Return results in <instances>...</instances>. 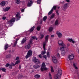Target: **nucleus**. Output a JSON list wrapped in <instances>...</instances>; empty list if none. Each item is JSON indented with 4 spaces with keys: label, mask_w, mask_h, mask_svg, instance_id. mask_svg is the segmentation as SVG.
<instances>
[{
    "label": "nucleus",
    "mask_w": 79,
    "mask_h": 79,
    "mask_svg": "<svg viewBox=\"0 0 79 79\" xmlns=\"http://www.w3.org/2000/svg\"><path fill=\"white\" fill-rule=\"evenodd\" d=\"M48 70V68L46 67V65L44 62H43L42 65L41 66V70L42 71H47Z\"/></svg>",
    "instance_id": "nucleus-1"
},
{
    "label": "nucleus",
    "mask_w": 79,
    "mask_h": 79,
    "mask_svg": "<svg viewBox=\"0 0 79 79\" xmlns=\"http://www.w3.org/2000/svg\"><path fill=\"white\" fill-rule=\"evenodd\" d=\"M32 41L31 40H30L29 42L28 43V45H27L26 46H25V49H27V50L29 49V48H31V45H30L32 44Z\"/></svg>",
    "instance_id": "nucleus-2"
},
{
    "label": "nucleus",
    "mask_w": 79,
    "mask_h": 79,
    "mask_svg": "<svg viewBox=\"0 0 79 79\" xmlns=\"http://www.w3.org/2000/svg\"><path fill=\"white\" fill-rule=\"evenodd\" d=\"M32 55V51L31 50H29L28 51L27 54L25 57L26 58V59L28 58H29V57H30Z\"/></svg>",
    "instance_id": "nucleus-3"
},
{
    "label": "nucleus",
    "mask_w": 79,
    "mask_h": 79,
    "mask_svg": "<svg viewBox=\"0 0 79 79\" xmlns=\"http://www.w3.org/2000/svg\"><path fill=\"white\" fill-rule=\"evenodd\" d=\"M16 20V19L15 18H13L12 19H11L9 22H8V23L10 24V26H12L13 24V23H15Z\"/></svg>",
    "instance_id": "nucleus-4"
},
{
    "label": "nucleus",
    "mask_w": 79,
    "mask_h": 79,
    "mask_svg": "<svg viewBox=\"0 0 79 79\" xmlns=\"http://www.w3.org/2000/svg\"><path fill=\"white\" fill-rule=\"evenodd\" d=\"M56 34H57L58 37L59 39H61L63 37L62 33H60L59 31H57L56 32Z\"/></svg>",
    "instance_id": "nucleus-5"
},
{
    "label": "nucleus",
    "mask_w": 79,
    "mask_h": 79,
    "mask_svg": "<svg viewBox=\"0 0 79 79\" xmlns=\"http://www.w3.org/2000/svg\"><path fill=\"white\" fill-rule=\"evenodd\" d=\"M45 46H46L45 44H44L43 45V48L44 51H42L41 53V55H45V54L46 53V51H45L46 50Z\"/></svg>",
    "instance_id": "nucleus-6"
},
{
    "label": "nucleus",
    "mask_w": 79,
    "mask_h": 79,
    "mask_svg": "<svg viewBox=\"0 0 79 79\" xmlns=\"http://www.w3.org/2000/svg\"><path fill=\"white\" fill-rule=\"evenodd\" d=\"M68 58L69 60H73L74 58V54L69 55L68 56Z\"/></svg>",
    "instance_id": "nucleus-7"
},
{
    "label": "nucleus",
    "mask_w": 79,
    "mask_h": 79,
    "mask_svg": "<svg viewBox=\"0 0 79 79\" xmlns=\"http://www.w3.org/2000/svg\"><path fill=\"white\" fill-rule=\"evenodd\" d=\"M58 44L60 46H62L64 45V47H65V44L63 43V41L62 40H60L58 41Z\"/></svg>",
    "instance_id": "nucleus-8"
},
{
    "label": "nucleus",
    "mask_w": 79,
    "mask_h": 79,
    "mask_svg": "<svg viewBox=\"0 0 79 79\" xmlns=\"http://www.w3.org/2000/svg\"><path fill=\"white\" fill-rule=\"evenodd\" d=\"M32 61H33L34 63H37V64H39L40 62L39 60L37 59H36V57H34L32 60Z\"/></svg>",
    "instance_id": "nucleus-9"
},
{
    "label": "nucleus",
    "mask_w": 79,
    "mask_h": 79,
    "mask_svg": "<svg viewBox=\"0 0 79 79\" xmlns=\"http://www.w3.org/2000/svg\"><path fill=\"white\" fill-rule=\"evenodd\" d=\"M52 61L55 64H56V63H58V60H56V57L54 56L52 57Z\"/></svg>",
    "instance_id": "nucleus-10"
},
{
    "label": "nucleus",
    "mask_w": 79,
    "mask_h": 79,
    "mask_svg": "<svg viewBox=\"0 0 79 79\" xmlns=\"http://www.w3.org/2000/svg\"><path fill=\"white\" fill-rule=\"evenodd\" d=\"M20 15V14L18 12L17 14H16V19H17L16 20V21H18V20H19V19H20V18H21V16H19Z\"/></svg>",
    "instance_id": "nucleus-11"
},
{
    "label": "nucleus",
    "mask_w": 79,
    "mask_h": 79,
    "mask_svg": "<svg viewBox=\"0 0 79 79\" xmlns=\"http://www.w3.org/2000/svg\"><path fill=\"white\" fill-rule=\"evenodd\" d=\"M48 37H49V35H47L45 37V41L44 42V44H45L46 45V44L48 42Z\"/></svg>",
    "instance_id": "nucleus-12"
},
{
    "label": "nucleus",
    "mask_w": 79,
    "mask_h": 79,
    "mask_svg": "<svg viewBox=\"0 0 79 79\" xmlns=\"http://www.w3.org/2000/svg\"><path fill=\"white\" fill-rule=\"evenodd\" d=\"M32 3H33L31 1H30V2H28V3L27 4V6H32Z\"/></svg>",
    "instance_id": "nucleus-13"
},
{
    "label": "nucleus",
    "mask_w": 79,
    "mask_h": 79,
    "mask_svg": "<svg viewBox=\"0 0 79 79\" xmlns=\"http://www.w3.org/2000/svg\"><path fill=\"white\" fill-rule=\"evenodd\" d=\"M61 46H62V47H61L60 48V51H61V52L64 51V48L66 47V45H65V47L64 45H62Z\"/></svg>",
    "instance_id": "nucleus-14"
},
{
    "label": "nucleus",
    "mask_w": 79,
    "mask_h": 79,
    "mask_svg": "<svg viewBox=\"0 0 79 79\" xmlns=\"http://www.w3.org/2000/svg\"><path fill=\"white\" fill-rule=\"evenodd\" d=\"M68 41H69V42H72L73 44H75V41L73 40L72 38L69 39L68 40Z\"/></svg>",
    "instance_id": "nucleus-15"
},
{
    "label": "nucleus",
    "mask_w": 79,
    "mask_h": 79,
    "mask_svg": "<svg viewBox=\"0 0 79 79\" xmlns=\"http://www.w3.org/2000/svg\"><path fill=\"white\" fill-rule=\"evenodd\" d=\"M57 74L59 75V76H61V74H62V71L61 70H59Z\"/></svg>",
    "instance_id": "nucleus-16"
},
{
    "label": "nucleus",
    "mask_w": 79,
    "mask_h": 79,
    "mask_svg": "<svg viewBox=\"0 0 79 79\" xmlns=\"http://www.w3.org/2000/svg\"><path fill=\"white\" fill-rule=\"evenodd\" d=\"M16 65V64H14L13 63H12L11 64H10V66L9 67V68H10V69H12V66H15Z\"/></svg>",
    "instance_id": "nucleus-17"
},
{
    "label": "nucleus",
    "mask_w": 79,
    "mask_h": 79,
    "mask_svg": "<svg viewBox=\"0 0 79 79\" xmlns=\"http://www.w3.org/2000/svg\"><path fill=\"white\" fill-rule=\"evenodd\" d=\"M27 39H26V38L25 37L23 39V40H22L21 42L22 44H23L24 43H25V42L26 41Z\"/></svg>",
    "instance_id": "nucleus-18"
},
{
    "label": "nucleus",
    "mask_w": 79,
    "mask_h": 79,
    "mask_svg": "<svg viewBox=\"0 0 79 79\" xmlns=\"http://www.w3.org/2000/svg\"><path fill=\"white\" fill-rule=\"evenodd\" d=\"M8 47H9V46H8V44H6V45H5V50H6L8 48Z\"/></svg>",
    "instance_id": "nucleus-19"
},
{
    "label": "nucleus",
    "mask_w": 79,
    "mask_h": 79,
    "mask_svg": "<svg viewBox=\"0 0 79 79\" xmlns=\"http://www.w3.org/2000/svg\"><path fill=\"white\" fill-rule=\"evenodd\" d=\"M59 77H60V76H59V75L57 74H56L55 75V76H54V77L55 78V79H59Z\"/></svg>",
    "instance_id": "nucleus-20"
},
{
    "label": "nucleus",
    "mask_w": 79,
    "mask_h": 79,
    "mask_svg": "<svg viewBox=\"0 0 79 79\" xmlns=\"http://www.w3.org/2000/svg\"><path fill=\"white\" fill-rule=\"evenodd\" d=\"M33 67L35 69H37V68H39L40 67V66L39 65H38V64L35 65L33 66Z\"/></svg>",
    "instance_id": "nucleus-21"
},
{
    "label": "nucleus",
    "mask_w": 79,
    "mask_h": 79,
    "mask_svg": "<svg viewBox=\"0 0 79 79\" xmlns=\"http://www.w3.org/2000/svg\"><path fill=\"white\" fill-rule=\"evenodd\" d=\"M10 7H6L5 9H4V11H8V10H10Z\"/></svg>",
    "instance_id": "nucleus-22"
},
{
    "label": "nucleus",
    "mask_w": 79,
    "mask_h": 79,
    "mask_svg": "<svg viewBox=\"0 0 79 79\" xmlns=\"http://www.w3.org/2000/svg\"><path fill=\"white\" fill-rule=\"evenodd\" d=\"M19 40V39H17L15 41V43L14 44L13 47H15L16 46V44H17V42H18V40Z\"/></svg>",
    "instance_id": "nucleus-23"
},
{
    "label": "nucleus",
    "mask_w": 79,
    "mask_h": 79,
    "mask_svg": "<svg viewBox=\"0 0 79 79\" xmlns=\"http://www.w3.org/2000/svg\"><path fill=\"white\" fill-rule=\"evenodd\" d=\"M35 28V26H33V27H31V28L30 29V30H29L30 32H32V31H34V29Z\"/></svg>",
    "instance_id": "nucleus-24"
},
{
    "label": "nucleus",
    "mask_w": 79,
    "mask_h": 79,
    "mask_svg": "<svg viewBox=\"0 0 79 79\" xmlns=\"http://www.w3.org/2000/svg\"><path fill=\"white\" fill-rule=\"evenodd\" d=\"M59 24V21L58 19L56 20L55 22V25H58Z\"/></svg>",
    "instance_id": "nucleus-25"
},
{
    "label": "nucleus",
    "mask_w": 79,
    "mask_h": 79,
    "mask_svg": "<svg viewBox=\"0 0 79 79\" xmlns=\"http://www.w3.org/2000/svg\"><path fill=\"white\" fill-rule=\"evenodd\" d=\"M0 5H1V6H4V5H5V2L4 1L2 2L1 3Z\"/></svg>",
    "instance_id": "nucleus-26"
},
{
    "label": "nucleus",
    "mask_w": 79,
    "mask_h": 79,
    "mask_svg": "<svg viewBox=\"0 0 79 79\" xmlns=\"http://www.w3.org/2000/svg\"><path fill=\"white\" fill-rule=\"evenodd\" d=\"M1 70H2L3 72H6V70L5 68H2V69H0Z\"/></svg>",
    "instance_id": "nucleus-27"
},
{
    "label": "nucleus",
    "mask_w": 79,
    "mask_h": 79,
    "mask_svg": "<svg viewBox=\"0 0 79 79\" xmlns=\"http://www.w3.org/2000/svg\"><path fill=\"white\" fill-rule=\"evenodd\" d=\"M65 53L66 52H65V51H63L61 52V55H62V56H64V55H65Z\"/></svg>",
    "instance_id": "nucleus-28"
},
{
    "label": "nucleus",
    "mask_w": 79,
    "mask_h": 79,
    "mask_svg": "<svg viewBox=\"0 0 79 79\" xmlns=\"http://www.w3.org/2000/svg\"><path fill=\"white\" fill-rule=\"evenodd\" d=\"M15 2L17 3V4H19L21 2V1H20V0H16Z\"/></svg>",
    "instance_id": "nucleus-29"
},
{
    "label": "nucleus",
    "mask_w": 79,
    "mask_h": 79,
    "mask_svg": "<svg viewBox=\"0 0 79 79\" xmlns=\"http://www.w3.org/2000/svg\"><path fill=\"white\" fill-rule=\"evenodd\" d=\"M53 9H52L51 10H50V11L49 12L48 15H50L52 14V13L53 12Z\"/></svg>",
    "instance_id": "nucleus-30"
},
{
    "label": "nucleus",
    "mask_w": 79,
    "mask_h": 79,
    "mask_svg": "<svg viewBox=\"0 0 79 79\" xmlns=\"http://www.w3.org/2000/svg\"><path fill=\"white\" fill-rule=\"evenodd\" d=\"M6 58H10V57H11V54H9L7 55L6 56Z\"/></svg>",
    "instance_id": "nucleus-31"
},
{
    "label": "nucleus",
    "mask_w": 79,
    "mask_h": 79,
    "mask_svg": "<svg viewBox=\"0 0 79 79\" xmlns=\"http://www.w3.org/2000/svg\"><path fill=\"white\" fill-rule=\"evenodd\" d=\"M35 77L36 79H38L40 77V75L38 74H37L35 76Z\"/></svg>",
    "instance_id": "nucleus-32"
},
{
    "label": "nucleus",
    "mask_w": 79,
    "mask_h": 79,
    "mask_svg": "<svg viewBox=\"0 0 79 79\" xmlns=\"http://www.w3.org/2000/svg\"><path fill=\"white\" fill-rule=\"evenodd\" d=\"M31 38L32 39H31V40H33L34 39H35L36 40H37V38H36L35 36H32L31 37Z\"/></svg>",
    "instance_id": "nucleus-33"
},
{
    "label": "nucleus",
    "mask_w": 79,
    "mask_h": 79,
    "mask_svg": "<svg viewBox=\"0 0 79 79\" xmlns=\"http://www.w3.org/2000/svg\"><path fill=\"white\" fill-rule=\"evenodd\" d=\"M53 27H50L49 29V32H51V31H53Z\"/></svg>",
    "instance_id": "nucleus-34"
},
{
    "label": "nucleus",
    "mask_w": 79,
    "mask_h": 79,
    "mask_svg": "<svg viewBox=\"0 0 79 79\" xmlns=\"http://www.w3.org/2000/svg\"><path fill=\"white\" fill-rule=\"evenodd\" d=\"M47 57H48V58H50V52H47Z\"/></svg>",
    "instance_id": "nucleus-35"
},
{
    "label": "nucleus",
    "mask_w": 79,
    "mask_h": 79,
    "mask_svg": "<svg viewBox=\"0 0 79 79\" xmlns=\"http://www.w3.org/2000/svg\"><path fill=\"white\" fill-rule=\"evenodd\" d=\"M20 62H21V61L18 60L15 63V65H16V64H19V63H20Z\"/></svg>",
    "instance_id": "nucleus-36"
},
{
    "label": "nucleus",
    "mask_w": 79,
    "mask_h": 79,
    "mask_svg": "<svg viewBox=\"0 0 79 79\" xmlns=\"http://www.w3.org/2000/svg\"><path fill=\"white\" fill-rule=\"evenodd\" d=\"M47 19V16H45L43 18V20L45 21Z\"/></svg>",
    "instance_id": "nucleus-37"
},
{
    "label": "nucleus",
    "mask_w": 79,
    "mask_h": 79,
    "mask_svg": "<svg viewBox=\"0 0 79 79\" xmlns=\"http://www.w3.org/2000/svg\"><path fill=\"white\" fill-rule=\"evenodd\" d=\"M55 17V14H52L50 18L51 19H53Z\"/></svg>",
    "instance_id": "nucleus-38"
},
{
    "label": "nucleus",
    "mask_w": 79,
    "mask_h": 79,
    "mask_svg": "<svg viewBox=\"0 0 79 79\" xmlns=\"http://www.w3.org/2000/svg\"><path fill=\"white\" fill-rule=\"evenodd\" d=\"M73 65L74 68H75V69H78L77 67L75 64H73Z\"/></svg>",
    "instance_id": "nucleus-39"
},
{
    "label": "nucleus",
    "mask_w": 79,
    "mask_h": 79,
    "mask_svg": "<svg viewBox=\"0 0 79 79\" xmlns=\"http://www.w3.org/2000/svg\"><path fill=\"white\" fill-rule=\"evenodd\" d=\"M51 71L52 73L54 72V70H53V67L52 66H51Z\"/></svg>",
    "instance_id": "nucleus-40"
},
{
    "label": "nucleus",
    "mask_w": 79,
    "mask_h": 79,
    "mask_svg": "<svg viewBox=\"0 0 79 79\" xmlns=\"http://www.w3.org/2000/svg\"><path fill=\"white\" fill-rule=\"evenodd\" d=\"M44 35H41L40 38V39H43V38H44Z\"/></svg>",
    "instance_id": "nucleus-41"
},
{
    "label": "nucleus",
    "mask_w": 79,
    "mask_h": 79,
    "mask_svg": "<svg viewBox=\"0 0 79 79\" xmlns=\"http://www.w3.org/2000/svg\"><path fill=\"white\" fill-rule=\"evenodd\" d=\"M67 7H68V4L67 3L65 4L64 6V8H67Z\"/></svg>",
    "instance_id": "nucleus-42"
},
{
    "label": "nucleus",
    "mask_w": 79,
    "mask_h": 79,
    "mask_svg": "<svg viewBox=\"0 0 79 79\" xmlns=\"http://www.w3.org/2000/svg\"><path fill=\"white\" fill-rule=\"evenodd\" d=\"M36 29L37 31H40V26H39L37 27L36 28Z\"/></svg>",
    "instance_id": "nucleus-43"
},
{
    "label": "nucleus",
    "mask_w": 79,
    "mask_h": 79,
    "mask_svg": "<svg viewBox=\"0 0 79 79\" xmlns=\"http://www.w3.org/2000/svg\"><path fill=\"white\" fill-rule=\"evenodd\" d=\"M49 77L50 79H52V75L50 73H49Z\"/></svg>",
    "instance_id": "nucleus-44"
},
{
    "label": "nucleus",
    "mask_w": 79,
    "mask_h": 79,
    "mask_svg": "<svg viewBox=\"0 0 79 79\" xmlns=\"http://www.w3.org/2000/svg\"><path fill=\"white\" fill-rule=\"evenodd\" d=\"M10 66V64H7L6 65V68H8V66Z\"/></svg>",
    "instance_id": "nucleus-45"
},
{
    "label": "nucleus",
    "mask_w": 79,
    "mask_h": 79,
    "mask_svg": "<svg viewBox=\"0 0 79 79\" xmlns=\"http://www.w3.org/2000/svg\"><path fill=\"white\" fill-rule=\"evenodd\" d=\"M43 57L46 60H47V56H46V55L43 56Z\"/></svg>",
    "instance_id": "nucleus-46"
},
{
    "label": "nucleus",
    "mask_w": 79,
    "mask_h": 79,
    "mask_svg": "<svg viewBox=\"0 0 79 79\" xmlns=\"http://www.w3.org/2000/svg\"><path fill=\"white\" fill-rule=\"evenodd\" d=\"M56 6H54L52 9H53H53H54V10H56Z\"/></svg>",
    "instance_id": "nucleus-47"
},
{
    "label": "nucleus",
    "mask_w": 79,
    "mask_h": 79,
    "mask_svg": "<svg viewBox=\"0 0 79 79\" xmlns=\"http://www.w3.org/2000/svg\"><path fill=\"white\" fill-rule=\"evenodd\" d=\"M37 4H40V0H37Z\"/></svg>",
    "instance_id": "nucleus-48"
},
{
    "label": "nucleus",
    "mask_w": 79,
    "mask_h": 79,
    "mask_svg": "<svg viewBox=\"0 0 79 79\" xmlns=\"http://www.w3.org/2000/svg\"><path fill=\"white\" fill-rule=\"evenodd\" d=\"M57 56L58 57H60V53H58L57 54Z\"/></svg>",
    "instance_id": "nucleus-49"
},
{
    "label": "nucleus",
    "mask_w": 79,
    "mask_h": 79,
    "mask_svg": "<svg viewBox=\"0 0 79 79\" xmlns=\"http://www.w3.org/2000/svg\"><path fill=\"white\" fill-rule=\"evenodd\" d=\"M2 19H3V20H5V19H6V17H3L2 18Z\"/></svg>",
    "instance_id": "nucleus-50"
},
{
    "label": "nucleus",
    "mask_w": 79,
    "mask_h": 79,
    "mask_svg": "<svg viewBox=\"0 0 79 79\" xmlns=\"http://www.w3.org/2000/svg\"><path fill=\"white\" fill-rule=\"evenodd\" d=\"M19 57H16V58L15 59V60H19Z\"/></svg>",
    "instance_id": "nucleus-51"
},
{
    "label": "nucleus",
    "mask_w": 79,
    "mask_h": 79,
    "mask_svg": "<svg viewBox=\"0 0 79 79\" xmlns=\"http://www.w3.org/2000/svg\"><path fill=\"white\" fill-rule=\"evenodd\" d=\"M22 12H24V9H22L21 10Z\"/></svg>",
    "instance_id": "nucleus-52"
},
{
    "label": "nucleus",
    "mask_w": 79,
    "mask_h": 79,
    "mask_svg": "<svg viewBox=\"0 0 79 79\" xmlns=\"http://www.w3.org/2000/svg\"><path fill=\"white\" fill-rule=\"evenodd\" d=\"M54 35H51V37H54Z\"/></svg>",
    "instance_id": "nucleus-53"
},
{
    "label": "nucleus",
    "mask_w": 79,
    "mask_h": 79,
    "mask_svg": "<svg viewBox=\"0 0 79 79\" xmlns=\"http://www.w3.org/2000/svg\"><path fill=\"white\" fill-rule=\"evenodd\" d=\"M66 1L67 2H70L69 0H66Z\"/></svg>",
    "instance_id": "nucleus-54"
},
{
    "label": "nucleus",
    "mask_w": 79,
    "mask_h": 79,
    "mask_svg": "<svg viewBox=\"0 0 79 79\" xmlns=\"http://www.w3.org/2000/svg\"><path fill=\"white\" fill-rule=\"evenodd\" d=\"M56 14H57V15H59V14L57 11L56 12Z\"/></svg>",
    "instance_id": "nucleus-55"
},
{
    "label": "nucleus",
    "mask_w": 79,
    "mask_h": 79,
    "mask_svg": "<svg viewBox=\"0 0 79 79\" xmlns=\"http://www.w3.org/2000/svg\"><path fill=\"white\" fill-rule=\"evenodd\" d=\"M70 45V44H67V46H69Z\"/></svg>",
    "instance_id": "nucleus-56"
},
{
    "label": "nucleus",
    "mask_w": 79,
    "mask_h": 79,
    "mask_svg": "<svg viewBox=\"0 0 79 79\" xmlns=\"http://www.w3.org/2000/svg\"><path fill=\"white\" fill-rule=\"evenodd\" d=\"M40 58H42V56L41 55H40Z\"/></svg>",
    "instance_id": "nucleus-57"
},
{
    "label": "nucleus",
    "mask_w": 79,
    "mask_h": 79,
    "mask_svg": "<svg viewBox=\"0 0 79 79\" xmlns=\"http://www.w3.org/2000/svg\"><path fill=\"white\" fill-rule=\"evenodd\" d=\"M20 77H23V75H20Z\"/></svg>",
    "instance_id": "nucleus-58"
},
{
    "label": "nucleus",
    "mask_w": 79,
    "mask_h": 79,
    "mask_svg": "<svg viewBox=\"0 0 79 79\" xmlns=\"http://www.w3.org/2000/svg\"><path fill=\"white\" fill-rule=\"evenodd\" d=\"M64 1H63V2H62L61 3H64Z\"/></svg>",
    "instance_id": "nucleus-59"
},
{
    "label": "nucleus",
    "mask_w": 79,
    "mask_h": 79,
    "mask_svg": "<svg viewBox=\"0 0 79 79\" xmlns=\"http://www.w3.org/2000/svg\"><path fill=\"white\" fill-rule=\"evenodd\" d=\"M19 68L20 69H21V66L20 65H19Z\"/></svg>",
    "instance_id": "nucleus-60"
},
{
    "label": "nucleus",
    "mask_w": 79,
    "mask_h": 79,
    "mask_svg": "<svg viewBox=\"0 0 79 79\" xmlns=\"http://www.w3.org/2000/svg\"><path fill=\"white\" fill-rule=\"evenodd\" d=\"M58 9H60V7H58Z\"/></svg>",
    "instance_id": "nucleus-61"
},
{
    "label": "nucleus",
    "mask_w": 79,
    "mask_h": 79,
    "mask_svg": "<svg viewBox=\"0 0 79 79\" xmlns=\"http://www.w3.org/2000/svg\"><path fill=\"white\" fill-rule=\"evenodd\" d=\"M40 15H41V16H42V13H40Z\"/></svg>",
    "instance_id": "nucleus-62"
},
{
    "label": "nucleus",
    "mask_w": 79,
    "mask_h": 79,
    "mask_svg": "<svg viewBox=\"0 0 79 79\" xmlns=\"http://www.w3.org/2000/svg\"><path fill=\"white\" fill-rule=\"evenodd\" d=\"M1 75H0V78H1Z\"/></svg>",
    "instance_id": "nucleus-63"
},
{
    "label": "nucleus",
    "mask_w": 79,
    "mask_h": 79,
    "mask_svg": "<svg viewBox=\"0 0 79 79\" xmlns=\"http://www.w3.org/2000/svg\"><path fill=\"white\" fill-rule=\"evenodd\" d=\"M39 57L40 58V55H39Z\"/></svg>",
    "instance_id": "nucleus-64"
}]
</instances>
